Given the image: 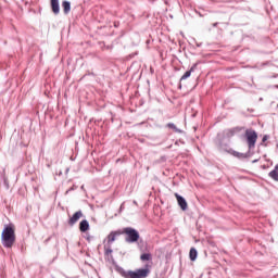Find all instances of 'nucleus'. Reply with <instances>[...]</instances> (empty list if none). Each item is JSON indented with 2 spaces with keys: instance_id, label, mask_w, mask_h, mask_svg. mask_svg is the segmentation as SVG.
<instances>
[{
  "instance_id": "1a4fd4ad",
  "label": "nucleus",
  "mask_w": 278,
  "mask_h": 278,
  "mask_svg": "<svg viewBox=\"0 0 278 278\" xmlns=\"http://www.w3.org/2000/svg\"><path fill=\"white\" fill-rule=\"evenodd\" d=\"M51 8L54 14H60V2L59 0H51Z\"/></svg>"
},
{
  "instance_id": "6ab92c4d",
  "label": "nucleus",
  "mask_w": 278,
  "mask_h": 278,
  "mask_svg": "<svg viewBox=\"0 0 278 278\" xmlns=\"http://www.w3.org/2000/svg\"><path fill=\"white\" fill-rule=\"evenodd\" d=\"M144 247H147V245L140 244V245H139V249L142 251V250L144 249Z\"/></svg>"
},
{
  "instance_id": "dca6fc26",
  "label": "nucleus",
  "mask_w": 278,
  "mask_h": 278,
  "mask_svg": "<svg viewBox=\"0 0 278 278\" xmlns=\"http://www.w3.org/2000/svg\"><path fill=\"white\" fill-rule=\"evenodd\" d=\"M63 10L65 14H68V10H71V3L68 1H63Z\"/></svg>"
},
{
  "instance_id": "b1692460",
  "label": "nucleus",
  "mask_w": 278,
  "mask_h": 278,
  "mask_svg": "<svg viewBox=\"0 0 278 278\" xmlns=\"http://www.w3.org/2000/svg\"><path fill=\"white\" fill-rule=\"evenodd\" d=\"M198 47H201V45H200V43H198Z\"/></svg>"
},
{
  "instance_id": "7ed1b4c3",
  "label": "nucleus",
  "mask_w": 278,
  "mask_h": 278,
  "mask_svg": "<svg viewBox=\"0 0 278 278\" xmlns=\"http://www.w3.org/2000/svg\"><path fill=\"white\" fill-rule=\"evenodd\" d=\"M1 238L4 244H14L16 242V228L14 225L10 224L5 226L2 230Z\"/></svg>"
},
{
  "instance_id": "20e7f679",
  "label": "nucleus",
  "mask_w": 278,
  "mask_h": 278,
  "mask_svg": "<svg viewBox=\"0 0 278 278\" xmlns=\"http://www.w3.org/2000/svg\"><path fill=\"white\" fill-rule=\"evenodd\" d=\"M245 138L249 149H255V142H257V132L253 129L245 130Z\"/></svg>"
},
{
  "instance_id": "2eb2a0df",
  "label": "nucleus",
  "mask_w": 278,
  "mask_h": 278,
  "mask_svg": "<svg viewBox=\"0 0 278 278\" xmlns=\"http://www.w3.org/2000/svg\"><path fill=\"white\" fill-rule=\"evenodd\" d=\"M141 262H149L151 260V254L150 253H143L140 256Z\"/></svg>"
},
{
  "instance_id": "a211bd4d",
  "label": "nucleus",
  "mask_w": 278,
  "mask_h": 278,
  "mask_svg": "<svg viewBox=\"0 0 278 278\" xmlns=\"http://www.w3.org/2000/svg\"><path fill=\"white\" fill-rule=\"evenodd\" d=\"M269 136L268 135H265L262 139V142H266V140H268Z\"/></svg>"
},
{
  "instance_id": "ddd939ff",
  "label": "nucleus",
  "mask_w": 278,
  "mask_h": 278,
  "mask_svg": "<svg viewBox=\"0 0 278 278\" xmlns=\"http://www.w3.org/2000/svg\"><path fill=\"white\" fill-rule=\"evenodd\" d=\"M166 127H168V129H173L176 134H181V129L177 128V126L173 123H168Z\"/></svg>"
},
{
  "instance_id": "f03ea898",
  "label": "nucleus",
  "mask_w": 278,
  "mask_h": 278,
  "mask_svg": "<svg viewBox=\"0 0 278 278\" xmlns=\"http://www.w3.org/2000/svg\"><path fill=\"white\" fill-rule=\"evenodd\" d=\"M119 275L124 278H147L151 275V269L149 267L139 268L134 270H125L123 268L119 269Z\"/></svg>"
},
{
  "instance_id": "423d86ee",
  "label": "nucleus",
  "mask_w": 278,
  "mask_h": 278,
  "mask_svg": "<svg viewBox=\"0 0 278 278\" xmlns=\"http://www.w3.org/2000/svg\"><path fill=\"white\" fill-rule=\"evenodd\" d=\"M215 144L219 151H229V144L223 143V140L220 139V134L217 135Z\"/></svg>"
},
{
  "instance_id": "6e6552de",
  "label": "nucleus",
  "mask_w": 278,
  "mask_h": 278,
  "mask_svg": "<svg viewBox=\"0 0 278 278\" xmlns=\"http://www.w3.org/2000/svg\"><path fill=\"white\" fill-rule=\"evenodd\" d=\"M197 257H199V252L197 251V248H191L189 251V260H191V262H197Z\"/></svg>"
},
{
  "instance_id": "4be33fe9",
  "label": "nucleus",
  "mask_w": 278,
  "mask_h": 278,
  "mask_svg": "<svg viewBox=\"0 0 278 278\" xmlns=\"http://www.w3.org/2000/svg\"><path fill=\"white\" fill-rule=\"evenodd\" d=\"M7 248H8V249H11V248H12V245H11V244H7Z\"/></svg>"
},
{
  "instance_id": "f257e3e1",
  "label": "nucleus",
  "mask_w": 278,
  "mask_h": 278,
  "mask_svg": "<svg viewBox=\"0 0 278 278\" xmlns=\"http://www.w3.org/2000/svg\"><path fill=\"white\" fill-rule=\"evenodd\" d=\"M123 235L125 236L126 242H129L130 244H134V242H138V240H140V232H138L136 228L131 227H126L122 230L111 231L105 240L108 244H112V242L118 240V238H121V236Z\"/></svg>"
},
{
  "instance_id": "9b49d317",
  "label": "nucleus",
  "mask_w": 278,
  "mask_h": 278,
  "mask_svg": "<svg viewBox=\"0 0 278 278\" xmlns=\"http://www.w3.org/2000/svg\"><path fill=\"white\" fill-rule=\"evenodd\" d=\"M81 216H84V213H81V211H77L72 217H71V224L75 225V223H77V220H79V218H81Z\"/></svg>"
},
{
  "instance_id": "9d476101",
  "label": "nucleus",
  "mask_w": 278,
  "mask_h": 278,
  "mask_svg": "<svg viewBox=\"0 0 278 278\" xmlns=\"http://www.w3.org/2000/svg\"><path fill=\"white\" fill-rule=\"evenodd\" d=\"M79 229L83 232L88 231L90 229V224L88 223V220H86V219L81 220L79 224Z\"/></svg>"
},
{
  "instance_id": "f8f14e48",
  "label": "nucleus",
  "mask_w": 278,
  "mask_h": 278,
  "mask_svg": "<svg viewBox=\"0 0 278 278\" xmlns=\"http://www.w3.org/2000/svg\"><path fill=\"white\" fill-rule=\"evenodd\" d=\"M270 179H274V181H278V164L274 167L271 172H269Z\"/></svg>"
},
{
  "instance_id": "0eeeda50",
  "label": "nucleus",
  "mask_w": 278,
  "mask_h": 278,
  "mask_svg": "<svg viewBox=\"0 0 278 278\" xmlns=\"http://www.w3.org/2000/svg\"><path fill=\"white\" fill-rule=\"evenodd\" d=\"M197 66H198L197 63L193 64V65L191 66V68H190L189 71H187V72L181 76L180 81H184V80L188 79V77H190V75H192V73H194V71H197Z\"/></svg>"
},
{
  "instance_id": "5701e85b",
  "label": "nucleus",
  "mask_w": 278,
  "mask_h": 278,
  "mask_svg": "<svg viewBox=\"0 0 278 278\" xmlns=\"http://www.w3.org/2000/svg\"><path fill=\"white\" fill-rule=\"evenodd\" d=\"M88 242H90V237L87 238Z\"/></svg>"
},
{
  "instance_id": "4468645a",
  "label": "nucleus",
  "mask_w": 278,
  "mask_h": 278,
  "mask_svg": "<svg viewBox=\"0 0 278 278\" xmlns=\"http://www.w3.org/2000/svg\"><path fill=\"white\" fill-rule=\"evenodd\" d=\"M235 135H236V130L233 129L224 130V136H226V138H232V136Z\"/></svg>"
},
{
  "instance_id": "412c9836",
  "label": "nucleus",
  "mask_w": 278,
  "mask_h": 278,
  "mask_svg": "<svg viewBox=\"0 0 278 278\" xmlns=\"http://www.w3.org/2000/svg\"><path fill=\"white\" fill-rule=\"evenodd\" d=\"M257 162H260V160H254V161H252V164H255Z\"/></svg>"
},
{
  "instance_id": "aec40b11",
  "label": "nucleus",
  "mask_w": 278,
  "mask_h": 278,
  "mask_svg": "<svg viewBox=\"0 0 278 278\" xmlns=\"http://www.w3.org/2000/svg\"><path fill=\"white\" fill-rule=\"evenodd\" d=\"M213 27H218V22L214 23Z\"/></svg>"
},
{
  "instance_id": "39448f33",
  "label": "nucleus",
  "mask_w": 278,
  "mask_h": 278,
  "mask_svg": "<svg viewBox=\"0 0 278 278\" xmlns=\"http://www.w3.org/2000/svg\"><path fill=\"white\" fill-rule=\"evenodd\" d=\"M175 197L177 199L179 207L182 210V212H186V210H188V202L186 201V199L179 195V193H175Z\"/></svg>"
},
{
  "instance_id": "f3484780",
  "label": "nucleus",
  "mask_w": 278,
  "mask_h": 278,
  "mask_svg": "<svg viewBox=\"0 0 278 278\" xmlns=\"http://www.w3.org/2000/svg\"><path fill=\"white\" fill-rule=\"evenodd\" d=\"M110 254H112V249H106L105 250V255H110Z\"/></svg>"
}]
</instances>
